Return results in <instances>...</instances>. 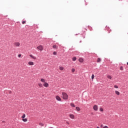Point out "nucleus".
I'll list each match as a JSON object with an SVG mask.
<instances>
[{
    "label": "nucleus",
    "mask_w": 128,
    "mask_h": 128,
    "mask_svg": "<svg viewBox=\"0 0 128 128\" xmlns=\"http://www.w3.org/2000/svg\"><path fill=\"white\" fill-rule=\"evenodd\" d=\"M76 70H74V68H72V72H74V71Z\"/></svg>",
    "instance_id": "obj_28"
},
{
    "label": "nucleus",
    "mask_w": 128,
    "mask_h": 128,
    "mask_svg": "<svg viewBox=\"0 0 128 128\" xmlns=\"http://www.w3.org/2000/svg\"><path fill=\"white\" fill-rule=\"evenodd\" d=\"M18 58H20L22 56V55L20 54H19L18 55Z\"/></svg>",
    "instance_id": "obj_31"
},
{
    "label": "nucleus",
    "mask_w": 128,
    "mask_h": 128,
    "mask_svg": "<svg viewBox=\"0 0 128 128\" xmlns=\"http://www.w3.org/2000/svg\"><path fill=\"white\" fill-rule=\"evenodd\" d=\"M97 128H100V127L99 126H97Z\"/></svg>",
    "instance_id": "obj_34"
},
{
    "label": "nucleus",
    "mask_w": 128,
    "mask_h": 128,
    "mask_svg": "<svg viewBox=\"0 0 128 128\" xmlns=\"http://www.w3.org/2000/svg\"><path fill=\"white\" fill-rule=\"evenodd\" d=\"M30 58H33V60H36V57L32 55V54H30Z\"/></svg>",
    "instance_id": "obj_6"
},
{
    "label": "nucleus",
    "mask_w": 128,
    "mask_h": 128,
    "mask_svg": "<svg viewBox=\"0 0 128 128\" xmlns=\"http://www.w3.org/2000/svg\"><path fill=\"white\" fill-rule=\"evenodd\" d=\"M93 108H94V110H96V112L98 110V106L94 105L93 107Z\"/></svg>",
    "instance_id": "obj_5"
},
{
    "label": "nucleus",
    "mask_w": 128,
    "mask_h": 128,
    "mask_svg": "<svg viewBox=\"0 0 128 128\" xmlns=\"http://www.w3.org/2000/svg\"><path fill=\"white\" fill-rule=\"evenodd\" d=\"M26 118V114H24L22 116V118Z\"/></svg>",
    "instance_id": "obj_20"
},
{
    "label": "nucleus",
    "mask_w": 128,
    "mask_h": 128,
    "mask_svg": "<svg viewBox=\"0 0 128 128\" xmlns=\"http://www.w3.org/2000/svg\"><path fill=\"white\" fill-rule=\"evenodd\" d=\"M70 118H72V120H74V114H70Z\"/></svg>",
    "instance_id": "obj_10"
},
{
    "label": "nucleus",
    "mask_w": 128,
    "mask_h": 128,
    "mask_svg": "<svg viewBox=\"0 0 128 128\" xmlns=\"http://www.w3.org/2000/svg\"><path fill=\"white\" fill-rule=\"evenodd\" d=\"M115 93L117 94V96H120V92L116 90Z\"/></svg>",
    "instance_id": "obj_13"
},
{
    "label": "nucleus",
    "mask_w": 128,
    "mask_h": 128,
    "mask_svg": "<svg viewBox=\"0 0 128 128\" xmlns=\"http://www.w3.org/2000/svg\"><path fill=\"white\" fill-rule=\"evenodd\" d=\"M97 62H102V59H100V58H98V60H97Z\"/></svg>",
    "instance_id": "obj_17"
},
{
    "label": "nucleus",
    "mask_w": 128,
    "mask_h": 128,
    "mask_svg": "<svg viewBox=\"0 0 128 128\" xmlns=\"http://www.w3.org/2000/svg\"><path fill=\"white\" fill-rule=\"evenodd\" d=\"M108 78H109V80H112V76H108Z\"/></svg>",
    "instance_id": "obj_23"
},
{
    "label": "nucleus",
    "mask_w": 128,
    "mask_h": 128,
    "mask_svg": "<svg viewBox=\"0 0 128 128\" xmlns=\"http://www.w3.org/2000/svg\"><path fill=\"white\" fill-rule=\"evenodd\" d=\"M80 42H82V40H80Z\"/></svg>",
    "instance_id": "obj_35"
},
{
    "label": "nucleus",
    "mask_w": 128,
    "mask_h": 128,
    "mask_svg": "<svg viewBox=\"0 0 128 128\" xmlns=\"http://www.w3.org/2000/svg\"><path fill=\"white\" fill-rule=\"evenodd\" d=\"M126 64H128V62H127V63H126Z\"/></svg>",
    "instance_id": "obj_36"
},
{
    "label": "nucleus",
    "mask_w": 128,
    "mask_h": 128,
    "mask_svg": "<svg viewBox=\"0 0 128 128\" xmlns=\"http://www.w3.org/2000/svg\"><path fill=\"white\" fill-rule=\"evenodd\" d=\"M72 60L73 62H76V57H74L72 58Z\"/></svg>",
    "instance_id": "obj_14"
},
{
    "label": "nucleus",
    "mask_w": 128,
    "mask_h": 128,
    "mask_svg": "<svg viewBox=\"0 0 128 128\" xmlns=\"http://www.w3.org/2000/svg\"><path fill=\"white\" fill-rule=\"evenodd\" d=\"M114 88H118V86H116V85H115L114 86Z\"/></svg>",
    "instance_id": "obj_29"
},
{
    "label": "nucleus",
    "mask_w": 128,
    "mask_h": 128,
    "mask_svg": "<svg viewBox=\"0 0 128 128\" xmlns=\"http://www.w3.org/2000/svg\"><path fill=\"white\" fill-rule=\"evenodd\" d=\"M120 70H124V67L122 66H121L120 67Z\"/></svg>",
    "instance_id": "obj_22"
},
{
    "label": "nucleus",
    "mask_w": 128,
    "mask_h": 128,
    "mask_svg": "<svg viewBox=\"0 0 128 128\" xmlns=\"http://www.w3.org/2000/svg\"><path fill=\"white\" fill-rule=\"evenodd\" d=\"M40 82H46V80L44 78H41Z\"/></svg>",
    "instance_id": "obj_16"
},
{
    "label": "nucleus",
    "mask_w": 128,
    "mask_h": 128,
    "mask_svg": "<svg viewBox=\"0 0 128 128\" xmlns=\"http://www.w3.org/2000/svg\"><path fill=\"white\" fill-rule=\"evenodd\" d=\"M67 124H68V122H67Z\"/></svg>",
    "instance_id": "obj_37"
},
{
    "label": "nucleus",
    "mask_w": 128,
    "mask_h": 128,
    "mask_svg": "<svg viewBox=\"0 0 128 128\" xmlns=\"http://www.w3.org/2000/svg\"><path fill=\"white\" fill-rule=\"evenodd\" d=\"M43 86H45V88H48V82H44Z\"/></svg>",
    "instance_id": "obj_7"
},
{
    "label": "nucleus",
    "mask_w": 128,
    "mask_h": 128,
    "mask_svg": "<svg viewBox=\"0 0 128 128\" xmlns=\"http://www.w3.org/2000/svg\"><path fill=\"white\" fill-rule=\"evenodd\" d=\"M103 128H108V126H105Z\"/></svg>",
    "instance_id": "obj_32"
},
{
    "label": "nucleus",
    "mask_w": 128,
    "mask_h": 128,
    "mask_svg": "<svg viewBox=\"0 0 128 128\" xmlns=\"http://www.w3.org/2000/svg\"><path fill=\"white\" fill-rule=\"evenodd\" d=\"M53 48H56V45H54L52 46Z\"/></svg>",
    "instance_id": "obj_25"
},
{
    "label": "nucleus",
    "mask_w": 128,
    "mask_h": 128,
    "mask_svg": "<svg viewBox=\"0 0 128 128\" xmlns=\"http://www.w3.org/2000/svg\"><path fill=\"white\" fill-rule=\"evenodd\" d=\"M60 70H64V67L60 66Z\"/></svg>",
    "instance_id": "obj_18"
},
{
    "label": "nucleus",
    "mask_w": 128,
    "mask_h": 128,
    "mask_svg": "<svg viewBox=\"0 0 128 128\" xmlns=\"http://www.w3.org/2000/svg\"><path fill=\"white\" fill-rule=\"evenodd\" d=\"M25 23H26V21H22V24H24Z\"/></svg>",
    "instance_id": "obj_30"
},
{
    "label": "nucleus",
    "mask_w": 128,
    "mask_h": 128,
    "mask_svg": "<svg viewBox=\"0 0 128 128\" xmlns=\"http://www.w3.org/2000/svg\"><path fill=\"white\" fill-rule=\"evenodd\" d=\"M56 100H58V102H60V100H62V98H60V97L58 96H56Z\"/></svg>",
    "instance_id": "obj_4"
},
{
    "label": "nucleus",
    "mask_w": 128,
    "mask_h": 128,
    "mask_svg": "<svg viewBox=\"0 0 128 128\" xmlns=\"http://www.w3.org/2000/svg\"><path fill=\"white\" fill-rule=\"evenodd\" d=\"M28 64H29V66H34V62H28Z\"/></svg>",
    "instance_id": "obj_8"
},
{
    "label": "nucleus",
    "mask_w": 128,
    "mask_h": 128,
    "mask_svg": "<svg viewBox=\"0 0 128 128\" xmlns=\"http://www.w3.org/2000/svg\"><path fill=\"white\" fill-rule=\"evenodd\" d=\"M38 86H40V88H42L43 87L42 84L40 83L38 84Z\"/></svg>",
    "instance_id": "obj_15"
},
{
    "label": "nucleus",
    "mask_w": 128,
    "mask_h": 128,
    "mask_svg": "<svg viewBox=\"0 0 128 128\" xmlns=\"http://www.w3.org/2000/svg\"><path fill=\"white\" fill-rule=\"evenodd\" d=\"M70 106H72V108H76V105L72 103H70Z\"/></svg>",
    "instance_id": "obj_11"
},
{
    "label": "nucleus",
    "mask_w": 128,
    "mask_h": 128,
    "mask_svg": "<svg viewBox=\"0 0 128 128\" xmlns=\"http://www.w3.org/2000/svg\"><path fill=\"white\" fill-rule=\"evenodd\" d=\"M76 108L78 112H80V107L76 106Z\"/></svg>",
    "instance_id": "obj_12"
},
{
    "label": "nucleus",
    "mask_w": 128,
    "mask_h": 128,
    "mask_svg": "<svg viewBox=\"0 0 128 128\" xmlns=\"http://www.w3.org/2000/svg\"><path fill=\"white\" fill-rule=\"evenodd\" d=\"M94 74H92V80H94Z\"/></svg>",
    "instance_id": "obj_19"
},
{
    "label": "nucleus",
    "mask_w": 128,
    "mask_h": 128,
    "mask_svg": "<svg viewBox=\"0 0 128 128\" xmlns=\"http://www.w3.org/2000/svg\"><path fill=\"white\" fill-rule=\"evenodd\" d=\"M22 120H23V122H26L28 120V118H23Z\"/></svg>",
    "instance_id": "obj_21"
},
{
    "label": "nucleus",
    "mask_w": 128,
    "mask_h": 128,
    "mask_svg": "<svg viewBox=\"0 0 128 128\" xmlns=\"http://www.w3.org/2000/svg\"><path fill=\"white\" fill-rule=\"evenodd\" d=\"M53 54H54V56H56V52H53Z\"/></svg>",
    "instance_id": "obj_27"
},
{
    "label": "nucleus",
    "mask_w": 128,
    "mask_h": 128,
    "mask_svg": "<svg viewBox=\"0 0 128 128\" xmlns=\"http://www.w3.org/2000/svg\"><path fill=\"white\" fill-rule=\"evenodd\" d=\"M62 96L63 100H68V94L64 92H62Z\"/></svg>",
    "instance_id": "obj_1"
},
{
    "label": "nucleus",
    "mask_w": 128,
    "mask_h": 128,
    "mask_svg": "<svg viewBox=\"0 0 128 128\" xmlns=\"http://www.w3.org/2000/svg\"><path fill=\"white\" fill-rule=\"evenodd\" d=\"M100 112H104V109L102 108H100Z\"/></svg>",
    "instance_id": "obj_24"
},
{
    "label": "nucleus",
    "mask_w": 128,
    "mask_h": 128,
    "mask_svg": "<svg viewBox=\"0 0 128 128\" xmlns=\"http://www.w3.org/2000/svg\"><path fill=\"white\" fill-rule=\"evenodd\" d=\"M14 46H17L18 48V46H20V42H15L14 43Z\"/></svg>",
    "instance_id": "obj_2"
},
{
    "label": "nucleus",
    "mask_w": 128,
    "mask_h": 128,
    "mask_svg": "<svg viewBox=\"0 0 128 128\" xmlns=\"http://www.w3.org/2000/svg\"><path fill=\"white\" fill-rule=\"evenodd\" d=\"M39 124L41 126H44V124L40 122V123H39Z\"/></svg>",
    "instance_id": "obj_26"
},
{
    "label": "nucleus",
    "mask_w": 128,
    "mask_h": 128,
    "mask_svg": "<svg viewBox=\"0 0 128 128\" xmlns=\"http://www.w3.org/2000/svg\"><path fill=\"white\" fill-rule=\"evenodd\" d=\"M86 38V36H83V38Z\"/></svg>",
    "instance_id": "obj_33"
},
{
    "label": "nucleus",
    "mask_w": 128,
    "mask_h": 128,
    "mask_svg": "<svg viewBox=\"0 0 128 128\" xmlns=\"http://www.w3.org/2000/svg\"><path fill=\"white\" fill-rule=\"evenodd\" d=\"M38 50H43L44 48L42 47V46H39L37 47Z\"/></svg>",
    "instance_id": "obj_3"
},
{
    "label": "nucleus",
    "mask_w": 128,
    "mask_h": 128,
    "mask_svg": "<svg viewBox=\"0 0 128 128\" xmlns=\"http://www.w3.org/2000/svg\"><path fill=\"white\" fill-rule=\"evenodd\" d=\"M78 60H79L80 62H84V59L82 58H80L78 59Z\"/></svg>",
    "instance_id": "obj_9"
}]
</instances>
